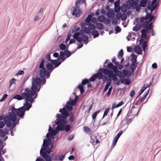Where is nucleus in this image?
<instances>
[{
	"label": "nucleus",
	"mask_w": 161,
	"mask_h": 161,
	"mask_svg": "<svg viewBox=\"0 0 161 161\" xmlns=\"http://www.w3.org/2000/svg\"><path fill=\"white\" fill-rule=\"evenodd\" d=\"M43 83V82L41 80L39 77H32L31 88L26 87L25 89V91L27 92V102L32 104L37 96V92L40 90L41 86L44 85Z\"/></svg>",
	"instance_id": "nucleus-1"
},
{
	"label": "nucleus",
	"mask_w": 161,
	"mask_h": 161,
	"mask_svg": "<svg viewBox=\"0 0 161 161\" xmlns=\"http://www.w3.org/2000/svg\"><path fill=\"white\" fill-rule=\"evenodd\" d=\"M69 102L66 103V104L62 108H60L59 112L61 113L56 114V118L67 120V118L69 116V119L68 120L73 122L75 119L74 114L72 111L73 109V106L69 105Z\"/></svg>",
	"instance_id": "nucleus-2"
},
{
	"label": "nucleus",
	"mask_w": 161,
	"mask_h": 161,
	"mask_svg": "<svg viewBox=\"0 0 161 161\" xmlns=\"http://www.w3.org/2000/svg\"><path fill=\"white\" fill-rule=\"evenodd\" d=\"M50 144H48L47 142L44 144V142L42 145V147L40 151V154L42 158L45 159L49 161H51V159L49 154L52 152V148L53 146V143L51 142Z\"/></svg>",
	"instance_id": "nucleus-3"
},
{
	"label": "nucleus",
	"mask_w": 161,
	"mask_h": 161,
	"mask_svg": "<svg viewBox=\"0 0 161 161\" xmlns=\"http://www.w3.org/2000/svg\"><path fill=\"white\" fill-rule=\"evenodd\" d=\"M57 119L55 122V124L57 125V128L60 131H63L65 130L68 132L71 128L72 126L69 124L70 121L64 119L56 118Z\"/></svg>",
	"instance_id": "nucleus-4"
},
{
	"label": "nucleus",
	"mask_w": 161,
	"mask_h": 161,
	"mask_svg": "<svg viewBox=\"0 0 161 161\" xmlns=\"http://www.w3.org/2000/svg\"><path fill=\"white\" fill-rule=\"evenodd\" d=\"M51 63H47L46 67L44 70L46 71L44 77H46L47 78L49 77L51 73L55 68L58 67L61 64L62 62L56 61V60H51Z\"/></svg>",
	"instance_id": "nucleus-5"
},
{
	"label": "nucleus",
	"mask_w": 161,
	"mask_h": 161,
	"mask_svg": "<svg viewBox=\"0 0 161 161\" xmlns=\"http://www.w3.org/2000/svg\"><path fill=\"white\" fill-rule=\"evenodd\" d=\"M24 106L17 108V116L20 118H23L26 111H28L31 107V104L29 103H24Z\"/></svg>",
	"instance_id": "nucleus-6"
},
{
	"label": "nucleus",
	"mask_w": 161,
	"mask_h": 161,
	"mask_svg": "<svg viewBox=\"0 0 161 161\" xmlns=\"http://www.w3.org/2000/svg\"><path fill=\"white\" fill-rule=\"evenodd\" d=\"M45 59L43 58L42 59L39 65V68L40 69L39 71V75L40 77V80L43 82V84H44L46 82V78L44 77V75L46 71L44 70L45 69H47L44 67V63Z\"/></svg>",
	"instance_id": "nucleus-7"
},
{
	"label": "nucleus",
	"mask_w": 161,
	"mask_h": 161,
	"mask_svg": "<svg viewBox=\"0 0 161 161\" xmlns=\"http://www.w3.org/2000/svg\"><path fill=\"white\" fill-rule=\"evenodd\" d=\"M106 68H104V72L108 73V77L111 78L115 74L116 72L114 69V65L112 63L109 62L106 66Z\"/></svg>",
	"instance_id": "nucleus-8"
},
{
	"label": "nucleus",
	"mask_w": 161,
	"mask_h": 161,
	"mask_svg": "<svg viewBox=\"0 0 161 161\" xmlns=\"http://www.w3.org/2000/svg\"><path fill=\"white\" fill-rule=\"evenodd\" d=\"M121 73L119 72L115 74L112 78V79L114 83L116 85H119L120 82L121 84H124L125 83V78L121 75Z\"/></svg>",
	"instance_id": "nucleus-9"
},
{
	"label": "nucleus",
	"mask_w": 161,
	"mask_h": 161,
	"mask_svg": "<svg viewBox=\"0 0 161 161\" xmlns=\"http://www.w3.org/2000/svg\"><path fill=\"white\" fill-rule=\"evenodd\" d=\"M27 92L25 91L22 93H21V95L16 94L13 97V99H16L20 101L21 100L23 99H24L25 102V103H29L27 102Z\"/></svg>",
	"instance_id": "nucleus-10"
},
{
	"label": "nucleus",
	"mask_w": 161,
	"mask_h": 161,
	"mask_svg": "<svg viewBox=\"0 0 161 161\" xmlns=\"http://www.w3.org/2000/svg\"><path fill=\"white\" fill-rule=\"evenodd\" d=\"M11 110V112H8V114L9 119H16L17 116V108H15L14 106H12L9 110Z\"/></svg>",
	"instance_id": "nucleus-11"
},
{
	"label": "nucleus",
	"mask_w": 161,
	"mask_h": 161,
	"mask_svg": "<svg viewBox=\"0 0 161 161\" xmlns=\"http://www.w3.org/2000/svg\"><path fill=\"white\" fill-rule=\"evenodd\" d=\"M97 20L100 22H103L105 24L108 25L111 22V19L108 18L106 17L103 15H101L97 17Z\"/></svg>",
	"instance_id": "nucleus-12"
},
{
	"label": "nucleus",
	"mask_w": 161,
	"mask_h": 161,
	"mask_svg": "<svg viewBox=\"0 0 161 161\" xmlns=\"http://www.w3.org/2000/svg\"><path fill=\"white\" fill-rule=\"evenodd\" d=\"M140 0H128L126 1V5L127 9H130L134 4L136 5Z\"/></svg>",
	"instance_id": "nucleus-13"
},
{
	"label": "nucleus",
	"mask_w": 161,
	"mask_h": 161,
	"mask_svg": "<svg viewBox=\"0 0 161 161\" xmlns=\"http://www.w3.org/2000/svg\"><path fill=\"white\" fill-rule=\"evenodd\" d=\"M46 136L47 139L45 138L43 140L44 144L47 142L48 143V144L49 145L50 144V142H51L52 139H53L54 140V137L53 136L51 132H48L46 135Z\"/></svg>",
	"instance_id": "nucleus-14"
},
{
	"label": "nucleus",
	"mask_w": 161,
	"mask_h": 161,
	"mask_svg": "<svg viewBox=\"0 0 161 161\" xmlns=\"http://www.w3.org/2000/svg\"><path fill=\"white\" fill-rule=\"evenodd\" d=\"M120 72L121 73V75L127 78H130L131 75L133 74H132V72L128 69H123L122 71L120 70Z\"/></svg>",
	"instance_id": "nucleus-15"
},
{
	"label": "nucleus",
	"mask_w": 161,
	"mask_h": 161,
	"mask_svg": "<svg viewBox=\"0 0 161 161\" xmlns=\"http://www.w3.org/2000/svg\"><path fill=\"white\" fill-rule=\"evenodd\" d=\"M16 120V119H9L7 124V127H9L11 126V127L14 128L17 125Z\"/></svg>",
	"instance_id": "nucleus-16"
},
{
	"label": "nucleus",
	"mask_w": 161,
	"mask_h": 161,
	"mask_svg": "<svg viewBox=\"0 0 161 161\" xmlns=\"http://www.w3.org/2000/svg\"><path fill=\"white\" fill-rule=\"evenodd\" d=\"M79 99V96L77 95H75V97L74 99H72L70 97L69 100L67 103L69 102V105H70L72 106H74L75 105L76 103L77 102Z\"/></svg>",
	"instance_id": "nucleus-17"
},
{
	"label": "nucleus",
	"mask_w": 161,
	"mask_h": 161,
	"mask_svg": "<svg viewBox=\"0 0 161 161\" xmlns=\"http://www.w3.org/2000/svg\"><path fill=\"white\" fill-rule=\"evenodd\" d=\"M104 68H100L98 70L97 73L95 74L97 75L98 76V78L102 79V77L103 73L104 75H107L108 76V73H105L104 72Z\"/></svg>",
	"instance_id": "nucleus-18"
},
{
	"label": "nucleus",
	"mask_w": 161,
	"mask_h": 161,
	"mask_svg": "<svg viewBox=\"0 0 161 161\" xmlns=\"http://www.w3.org/2000/svg\"><path fill=\"white\" fill-rule=\"evenodd\" d=\"M60 55L59 57L57 58L56 59H55V60H56V61H60L59 60H60L62 61V62L64 61L66 58L64 56L65 53L64 52L62 51H60Z\"/></svg>",
	"instance_id": "nucleus-19"
},
{
	"label": "nucleus",
	"mask_w": 161,
	"mask_h": 161,
	"mask_svg": "<svg viewBox=\"0 0 161 161\" xmlns=\"http://www.w3.org/2000/svg\"><path fill=\"white\" fill-rule=\"evenodd\" d=\"M152 21V19H149L148 20H146L145 22L142 23V24H140V25L141 28L145 29L147 27H148L150 23Z\"/></svg>",
	"instance_id": "nucleus-20"
},
{
	"label": "nucleus",
	"mask_w": 161,
	"mask_h": 161,
	"mask_svg": "<svg viewBox=\"0 0 161 161\" xmlns=\"http://www.w3.org/2000/svg\"><path fill=\"white\" fill-rule=\"evenodd\" d=\"M145 31V30L141 31V38L144 39L145 40H147L149 38L148 35L149 34L144 32V31Z\"/></svg>",
	"instance_id": "nucleus-21"
},
{
	"label": "nucleus",
	"mask_w": 161,
	"mask_h": 161,
	"mask_svg": "<svg viewBox=\"0 0 161 161\" xmlns=\"http://www.w3.org/2000/svg\"><path fill=\"white\" fill-rule=\"evenodd\" d=\"M140 41V44L142 43V48L143 51L145 52L146 48L147 47V45L146 44L147 42L146 41L144 40L143 39L141 38Z\"/></svg>",
	"instance_id": "nucleus-22"
},
{
	"label": "nucleus",
	"mask_w": 161,
	"mask_h": 161,
	"mask_svg": "<svg viewBox=\"0 0 161 161\" xmlns=\"http://www.w3.org/2000/svg\"><path fill=\"white\" fill-rule=\"evenodd\" d=\"M147 7L148 10L151 11L150 13H152L153 11L156 8V5L153 6V5L151 4L150 1H149L147 4Z\"/></svg>",
	"instance_id": "nucleus-23"
},
{
	"label": "nucleus",
	"mask_w": 161,
	"mask_h": 161,
	"mask_svg": "<svg viewBox=\"0 0 161 161\" xmlns=\"http://www.w3.org/2000/svg\"><path fill=\"white\" fill-rule=\"evenodd\" d=\"M138 63H132L130 66V69L132 72V74H133L134 71L135 70L137 66Z\"/></svg>",
	"instance_id": "nucleus-24"
},
{
	"label": "nucleus",
	"mask_w": 161,
	"mask_h": 161,
	"mask_svg": "<svg viewBox=\"0 0 161 161\" xmlns=\"http://www.w3.org/2000/svg\"><path fill=\"white\" fill-rule=\"evenodd\" d=\"M135 52L138 55L142 54V50L139 45H137L134 48Z\"/></svg>",
	"instance_id": "nucleus-25"
},
{
	"label": "nucleus",
	"mask_w": 161,
	"mask_h": 161,
	"mask_svg": "<svg viewBox=\"0 0 161 161\" xmlns=\"http://www.w3.org/2000/svg\"><path fill=\"white\" fill-rule=\"evenodd\" d=\"M149 86V85L147 84H145L144 86L141 89L139 93L138 94V96H140L142 93L144 92L145 89L148 87Z\"/></svg>",
	"instance_id": "nucleus-26"
},
{
	"label": "nucleus",
	"mask_w": 161,
	"mask_h": 161,
	"mask_svg": "<svg viewBox=\"0 0 161 161\" xmlns=\"http://www.w3.org/2000/svg\"><path fill=\"white\" fill-rule=\"evenodd\" d=\"M142 7V6H141V5L140 4L139 5H138L137 4H136V5L134 4V5L132 6V9H135L136 11V12H138L141 10Z\"/></svg>",
	"instance_id": "nucleus-27"
},
{
	"label": "nucleus",
	"mask_w": 161,
	"mask_h": 161,
	"mask_svg": "<svg viewBox=\"0 0 161 161\" xmlns=\"http://www.w3.org/2000/svg\"><path fill=\"white\" fill-rule=\"evenodd\" d=\"M131 56V58L130 59V60L132 63H138L137 62V55L134 54V53H132Z\"/></svg>",
	"instance_id": "nucleus-28"
},
{
	"label": "nucleus",
	"mask_w": 161,
	"mask_h": 161,
	"mask_svg": "<svg viewBox=\"0 0 161 161\" xmlns=\"http://www.w3.org/2000/svg\"><path fill=\"white\" fill-rule=\"evenodd\" d=\"M3 119L4 120V122H5L6 120L7 121V122H8L9 119V118L8 114L5 116L3 115H1L0 116V121H2Z\"/></svg>",
	"instance_id": "nucleus-29"
},
{
	"label": "nucleus",
	"mask_w": 161,
	"mask_h": 161,
	"mask_svg": "<svg viewBox=\"0 0 161 161\" xmlns=\"http://www.w3.org/2000/svg\"><path fill=\"white\" fill-rule=\"evenodd\" d=\"M154 17V16L152 15V13H149L147 14H146V15L145 17H144V19H145V20H147L148 19L149 20V19H152V20Z\"/></svg>",
	"instance_id": "nucleus-30"
},
{
	"label": "nucleus",
	"mask_w": 161,
	"mask_h": 161,
	"mask_svg": "<svg viewBox=\"0 0 161 161\" xmlns=\"http://www.w3.org/2000/svg\"><path fill=\"white\" fill-rule=\"evenodd\" d=\"M91 33L93 36L94 38L98 37L99 35V33L96 30H94L91 31Z\"/></svg>",
	"instance_id": "nucleus-31"
},
{
	"label": "nucleus",
	"mask_w": 161,
	"mask_h": 161,
	"mask_svg": "<svg viewBox=\"0 0 161 161\" xmlns=\"http://www.w3.org/2000/svg\"><path fill=\"white\" fill-rule=\"evenodd\" d=\"M98 76L95 74L93 75L89 79V80L91 82H93L95 81L96 79H97L99 80L101 79L98 77Z\"/></svg>",
	"instance_id": "nucleus-32"
},
{
	"label": "nucleus",
	"mask_w": 161,
	"mask_h": 161,
	"mask_svg": "<svg viewBox=\"0 0 161 161\" xmlns=\"http://www.w3.org/2000/svg\"><path fill=\"white\" fill-rule=\"evenodd\" d=\"M153 26H152L151 25V23L150 24V25L149 26L147 27L145 29H142L141 30H145V31H144L145 32H146L147 33H148V34H149L150 32V31L151 30Z\"/></svg>",
	"instance_id": "nucleus-33"
},
{
	"label": "nucleus",
	"mask_w": 161,
	"mask_h": 161,
	"mask_svg": "<svg viewBox=\"0 0 161 161\" xmlns=\"http://www.w3.org/2000/svg\"><path fill=\"white\" fill-rule=\"evenodd\" d=\"M127 9L126 3H123L121 7V11L123 13H125L127 11Z\"/></svg>",
	"instance_id": "nucleus-34"
},
{
	"label": "nucleus",
	"mask_w": 161,
	"mask_h": 161,
	"mask_svg": "<svg viewBox=\"0 0 161 161\" xmlns=\"http://www.w3.org/2000/svg\"><path fill=\"white\" fill-rule=\"evenodd\" d=\"M141 28L140 25V24L139 23L137 24L135 26H134L132 30L133 31H137Z\"/></svg>",
	"instance_id": "nucleus-35"
},
{
	"label": "nucleus",
	"mask_w": 161,
	"mask_h": 161,
	"mask_svg": "<svg viewBox=\"0 0 161 161\" xmlns=\"http://www.w3.org/2000/svg\"><path fill=\"white\" fill-rule=\"evenodd\" d=\"M96 28L99 30L103 29L104 28V26L102 23H97L96 24Z\"/></svg>",
	"instance_id": "nucleus-36"
},
{
	"label": "nucleus",
	"mask_w": 161,
	"mask_h": 161,
	"mask_svg": "<svg viewBox=\"0 0 161 161\" xmlns=\"http://www.w3.org/2000/svg\"><path fill=\"white\" fill-rule=\"evenodd\" d=\"M148 0H141L140 1V4L142 7H145L147 4L148 3Z\"/></svg>",
	"instance_id": "nucleus-37"
},
{
	"label": "nucleus",
	"mask_w": 161,
	"mask_h": 161,
	"mask_svg": "<svg viewBox=\"0 0 161 161\" xmlns=\"http://www.w3.org/2000/svg\"><path fill=\"white\" fill-rule=\"evenodd\" d=\"M114 64H115V65H114V70H115V72H116V74L120 72V70H118V69L117 67L119 66L120 64L119 63V62H118L116 61L114 63Z\"/></svg>",
	"instance_id": "nucleus-38"
},
{
	"label": "nucleus",
	"mask_w": 161,
	"mask_h": 161,
	"mask_svg": "<svg viewBox=\"0 0 161 161\" xmlns=\"http://www.w3.org/2000/svg\"><path fill=\"white\" fill-rule=\"evenodd\" d=\"M149 91V88L148 89L147 92H145V93L143 95L142 97V98L141 99L140 103H142V102H143L144 101V100L146 98L147 96V95L148 94Z\"/></svg>",
	"instance_id": "nucleus-39"
},
{
	"label": "nucleus",
	"mask_w": 161,
	"mask_h": 161,
	"mask_svg": "<svg viewBox=\"0 0 161 161\" xmlns=\"http://www.w3.org/2000/svg\"><path fill=\"white\" fill-rule=\"evenodd\" d=\"M77 88L79 89L80 91L81 94H82L84 92V87L80 84H79L77 87Z\"/></svg>",
	"instance_id": "nucleus-40"
},
{
	"label": "nucleus",
	"mask_w": 161,
	"mask_h": 161,
	"mask_svg": "<svg viewBox=\"0 0 161 161\" xmlns=\"http://www.w3.org/2000/svg\"><path fill=\"white\" fill-rule=\"evenodd\" d=\"M59 47L60 49L59 50H64L65 51L66 50V47L65 45L63 43H61L59 45Z\"/></svg>",
	"instance_id": "nucleus-41"
},
{
	"label": "nucleus",
	"mask_w": 161,
	"mask_h": 161,
	"mask_svg": "<svg viewBox=\"0 0 161 161\" xmlns=\"http://www.w3.org/2000/svg\"><path fill=\"white\" fill-rule=\"evenodd\" d=\"M64 52L66 58L69 57L72 54V52L68 49H66Z\"/></svg>",
	"instance_id": "nucleus-42"
},
{
	"label": "nucleus",
	"mask_w": 161,
	"mask_h": 161,
	"mask_svg": "<svg viewBox=\"0 0 161 161\" xmlns=\"http://www.w3.org/2000/svg\"><path fill=\"white\" fill-rule=\"evenodd\" d=\"M56 129H57V130H56L55 129H53L52 130L51 133H52L53 136H56L59 133V130H58V128H56Z\"/></svg>",
	"instance_id": "nucleus-43"
},
{
	"label": "nucleus",
	"mask_w": 161,
	"mask_h": 161,
	"mask_svg": "<svg viewBox=\"0 0 161 161\" xmlns=\"http://www.w3.org/2000/svg\"><path fill=\"white\" fill-rule=\"evenodd\" d=\"M123 50L121 49L118 53V58L119 59H121L123 58Z\"/></svg>",
	"instance_id": "nucleus-44"
},
{
	"label": "nucleus",
	"mask_w": 161,
	"mask_h": 161,
	"mask_svg": "<svg viewBox=\"0 0 161 161\" xmlns=\"http://www.w3.org/2000/svg\"><path fill=\"white\" fill-rule=\"evenodd\" d=\"M50 157H51V161H52V159L53 160H58V157L55 154V153H52L51 154V155H50Z\"/></svg>",
	"instance_id": "nucleus-45"
},
{
	"label": "nucleus",
	"mask_w": 161,
	"mask_h": 161,
	"mask_svg": "<svg viewBox=\"0 0 161 161\" xmlns=\"http://www.w3.org/2000/svg\"><path fill=\"white\" fill-rule=\"evenodd\" d=\"M82 41L83 42H85L87 41V42L85 43L86 44L88 42L87 41L88 39V37L86 35V34L82 36Z\"/></svg>",
	"instance_id": "nucleus-46"
},
{
	"label": "nucleus",
	"mask_w": 161,
	"mask_h": 161,
	"mask_svg": "<svg viewBox=\"0 0 161 161\" xmlns=\"http://www.w3.org/2000/svg\"><path fill=\"white\" fill-rule=\"evenodd\" d=\"M77 10V11H76V13L75 14V15L76 17H79L81 15L82 12L80 8L78 9V10Z\"/></svg>",
	"instance_id": "nucleus-47"
},
{
	"label": "nucleus",
	"mask_w": 161,
	"mask_h": 161,
	"mask_svg": "<svg viewBox=\"0 0 161 161\" xmlns=\"http://www.w3.org/2000/svg\"><path fill=\"white\" fill-rule=\"evenodd\" d=\"M109 110H110V108L109 107H108L105 109V110L104 111L102 118V119H103L108 114V113L109 112Z\"/></svg>",
	"instance_id": "nucleus-48"
},
{
	"label": "nucleus",
	"mask_w": 161,
	"mask_h": 161,
	"mask_svg": "<svg viewBox=\"0 0 161 161\" xmlns=\"http://www.w3.org/2000/svg\"><path fill=\"white\" fill-rule=\"evenodd\" d=\"M84 31L86 34H89L91 33V31H90V29L88 27H84L83 28Z\"/></svg>",
	"instance_id": "nucleus-49"
},
{
	"label": "nucleus",
	"mask_w": 161,
	"mask_h": 161,
	"mask_svg": "<svg viewBox=\"0 0 161 161\" xmlns=\"http://www.w3.org/2000/svg\"><path fill=\"white\" fill-rule=\"evenodd\" d=\"M100 110H99L96 111L92 115V118L93 120H95L96 117L97 115V114L99 113L100 112ZM95 121V120H94V122Z\"/></svg>",
	"instance_id": "nucleus-50"
},
{
	"label": "nucleus",
	"mask_w": 161,
	"mask_h": 161,
	"mask_svg": "<svg viewBox=\"0 0 161 161\" xmlns=\"http://www.w3.org/2000/svg\"><path fill=\"white\" fill-rule=\"evenodd\" d=\"M115 31V34L120 32L121 31V28L118 25H116L114 28Z\"/></svg>",
	"instance_id": "nucleus-51"
},
{
	"label": "nucleus",
	"mask_w": 161,
	"mask_h": 161,
	"mask_svg": "<svg viewBox=\"0 0 161 161\" xmlns=\"http://www.w3.org/2000/svg\"><path fill=\"white\" fill-rule=\"evenodd\" d=\"M88 25L89 28L90 30H95V29L96 28V26L95 25L92 23Z\"/></svg>",
	"instance_id": "nucleus-52"
},
{
	"label": "nucleus",
	"mask_w": 161,
	"mask_h": 161,
	"mask_svg": "<svg viewBox=\"0 0 161 161\" xmlns=\"http://www.w3.org/2000/svg\"><path fill=\"white\" fill-rule=\"evenodd\" d=\"M7 122L6 120L5 122L0 121V129H2L3 128V127L5 125H7Z\"/></svg>",
	"instance_id": "nucleus-53"
},
{
	"label": "nucleus",
	"mask_w": 161,
	"mask_h": 161,
	"mask_svg": "<svg viewBox=\"0 0 161 161\" xmlns=\"http://www.w3.org/2000/svg\"><path fill=\"white\" fill-rule=\"evenodd\" d=\"M88 80L87 79L85 78L82 80V81L81 82V84H80L82 86L85 85L86 84L88 83Z\"/></svg>",
	"instance_id": "nucleus-54"
},
{
	"label": "nucleus",
	"mask_w": 161,
	"mask_h": 161,
	"mask_svg": "<svg viewBox=\"0 0 161 161\" xmlns=\"http://www.w3.org/2000/svg\"><path fill=\"white\" fill-rule=\"evenodd\" d=\"M8 96V95L7 94H3L2 98L0 99V102H2L4 101Z\"/></svg>",
	"instance_id": "nucleus-55"
},
{
	"label": "nucleus",
	"mask_w": 161,
	"mask_h": 161,
	"mask_svg": "<svg viewBox=\"0 0 161 161\" xmlns=\"http://www.w3.org/2000/svg\"><path fill=\"white\" fill-rule=\"evenodd\" d=\"M80 29V27H77L76 26H75L74 28L72 29L71 31V33H75V32H77L78 31H79Z\"/></svg>",
	"instance_id": "nucleus-56"
},
{
	"label": "nucleus",
	"mask_w": 161,
	"mask_h": 161,
	"mask_svg": "<svg viewBox=\"0 0 161 161\" xmlns=\"http://www.w3.org/2000/svg\"><path fill=\"white\" fill-rule=\"evenodd\" d=\"M127 18V15L125 13H123L121 14V19L122 21L125 20Z\"/></svg>",
	"instance_id": "nucleus-57"
},
{
	"label": "nucleus",
	"mask_w": 161,
	"mask_h": 161,
	"mask_svg": "<svg viewBox=\"0 0 161 161\" xmlns=\"http://www.w3.org/2000/svg\"><path fill=\"white\" fill-rule=\"evenodd\" d=\"M114 12L113 9H110L109 10H108L107 11V15L108 17L111 15L113 12Z\"/></svg>",
	"instance_id": "nucleus-58"
},
{
	"label": "nucleus",
	"mask_w": 161,
	"mask_h": 161,
	"mask_svg": "<svg viewBox=\"0 0 161 161\" xmlns=\"http://www.w3.org/2000/svg\"><path fill=\"white\" fill-rule=\"evenodd\" d=\"M111 20H112V23L114 25H116L117 23V18H115V17L114 18H112Z\"/></svg>",
	"instance_id": "nucleus-59"
},
{
	"label": "nucleus",
	"mask_w": 161,
	"mask_h": 161,
	"mask_svg": "<svg viewBox=\"0 0 161 161\" xmlns=\"http://www.w3.org/2000/svg\"><path fill=\"white\" fill-rule=\"evenodd\" d=\"M65 156V154L60 155L58 158V160L59 161H62L64 159Z\"/></svg>",
	"instance_id": "nucleus-60"
},
{
	"label": "nucleus",
	"mask_w": 161,
	"mask_h": 161,
	"mask_svg": "<svg viewBox=\"0 0 161 161\" xmlns=\"http://www.w3.org/2000/svg\"><path fill=\"white\" fill-rule=\"evenodd\" d=\"M130 82V79L129 78H125V84L129 85Z\"/></svg>",
	"instance_id": "nucleus-61"
},
{
	"label": "nucleus",
	"mask_w": 161,
	"mask_h": 161,
	"mask_svg": "<svg viewBox=\"0 0 161 161\" xmlns=\"http://www.w3.org/2000/svg\"><path fill=\"white\" fill-rule=\"evenodd\" d=\"M121 10V7L120 6L116 7V8H114V12L115 13H118L120 12V10Z\"/></svg>",
	"instance_id": "nucleus-62"
},
{
	"label": "nucleus",
	"mask_w": 161,
	"mask_h": 161,
	"mask_svg": "<svg viewBox=\"0 0 161 161\" xmlns=\"http://www.w3.org/2000/svg\"><path fill=\"white\" fill-rule=\"evenodd\" d=\"M79 35H80L79 32H77L74 33V34L73 36V38L74 39H75L77 37H79Z\"/></svg>",
	"instance_id": "nucleus-63"
},
{
	"label": "nucleus",
	"mask_w": 161,
	"mask_h": 161,
	"mask_svg": "<svg viewBox=\"0 0 161 161\" xmlns=\"http://www.w3.org/2000/svg\"><path fill=\"white\" fill-rule=\"evenodd\" d=\"M120 3V0H117L114 3V8H116V7H118L119 6Z\"/></svg>",
	"instance_id": "nucleus-64"
}]
</instances>
